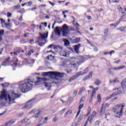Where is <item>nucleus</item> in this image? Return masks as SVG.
<instances>
[{"instance_id":"8","label":"nucleus","mask_w":126,"mask_h":126,"mask_svg":"<svg viewBox=\"0 0 126 126\" xmlns=\"http://www.w3.org/2000/svg\"><path fill=\"white\" fill-rule=\"evenodd\" d=\"M36 100V98H33L31 99L29 101H28L26 105H25V109H30L32 108L33 105H34V102H35V100Z\"/></svg>"},{"instance_id":"5","label":"nucleus","mask_w":126,"mask_h":126,"mask_svg":"<svg viewBox=\"0 0 126 126\" xmlns=\"http://www.w3.org/2000/svg\"><path fill=\"white\" fill-rule=\"evenodd\" d=\"M49 32H48L46 33H44L42 34V33L39 32V35L40 37H38L37 40L36 41V43H37L39 46L40 47H43V45L45 44L46 42V39L48 38V34Z\"/></svg>"},{"instance_id":"61","label":"nucleus","mask_w":126,"mask_h":126,"mask_svg":"<svg viewBox=\"0 0 126 126\" xmlns=\"http://www.w3.org/2000/svg\"><path fill=\"white\" fill-rule=\"evenodd\" d=\"M50 4H51V5H52V6H54V5H55L56 4H55V3H53L51 1H49Z\"/></svg>"},{"instance_id":"16","label":"nucleus","mask_w":126,"mask_h":126,"mask_svg":"<svg viewBox=\"0 0 126 126\" xmlns=\"http://www.w3.org/2000/svg\"><path fill=\"white\" fill-rule=\"evenodd\" d=\"M115 118H121L123 116V107L121 108V111L117 112L116 114H114Z\"/></svg>"},{"instance_id":"59","label":"nucleus","mask_w":126,"mask_h":126,"mask_svg":"<svg viewBox=\"0 0 126 126\" xmlns=\"http://www.w3.org/2000/svg\"><path fill=\"white\" fill-rule=\"evenodd\" d=\"M118 9H119V11H123V8H122L121 6H120V7L118 8Z\"/></svg>"},{"instance_id":"25","label":"nucleus","mask_w":126,"mask_h":126,"mask_svg":"<svg viewBox=\"0 0 126 126\" xmlns=\"http://www.w3.org/2000/svg\"><path fill=\"white\" fill-rule=\"evenodd\" d=\"M61 56L62 57H68V54L66 52H63L61 53Z\"/></svg>"},{"instance_id":"63","label":"nucleus","mask_w":126,"mask_h":126,"mask_svg":"<svg viewBox=\"0 0 126 126\" xmlns=\"http://www.w3.org/2000/svg\"><path fill=\"white\" fill-rule=\"evenodd\" d=\"M23 115H24V112H22V113H20V114H19V116L20 117H22V116H23Z\"/></svg>"},{"instance_id":"37","label":"nucleus","mask_w":126,"mask_h":126,"mask_svg":"<svg viewBox=\"0 0 126 126\" xmlns=\"http://www.w3.org/2000/svg\"><path fill=\"white\" fill-rule=\"evenodd\" d=\"M108 32H109V30L108 29H104V34L106 36L108 35Z\"/></svg>"},{"instance_id":"56","label":"nucleus","mask_w":126,"mask_h":126,"mask_svg":"<svg viewBox=\"0 0 126 126\" xmlns=\"http://www.w3.org/2000/svg\"><path fill=\"white\" fill-rule=\"evenodd\" d=\"M114 82L115 83H118L119 82V80H118V78H116L114 79Z\"/></svg>"},{"instance_id":"39","label":"nucleus","mask_w":126,"mask_h":126,"mask_svg":"<svg viewBox=\"0 0 126 126\" xmlns=\"http://www.w3.org/2000/svg\"><path fill=\"white\" fill-rule=\"evenodd\" d=\"M91 112V107L89 106L88 108V115H90Z\"/></svg>"},{"instance_id":"23","label":"nucleus","mask_w":126,"mask_h":126,"mask_svg":"<svg viewBox=\"0 0 126 126\" xmlns=\"http://www.w3.org/2000/svg\"><path fill=\"white\" fill-rule=\"evenodd\" d=\"M85 91V88L84 87H82L80 89V91L79 92V95H82V93Z\"/></svg>"},{"instance_id":"1","label":"nucleus","mask_w":126,"mask_h":126,"mask_svg":"<svg viewBox=\"0 0 126 126\" xmlns=\"http://www.w3.org/2000/svg\"><path fill=\"white\" fill-rule=\"evenodd\" d=\"M42 75L43 76H47V77H50V78L47 77L38 78V81L35 83V85H40V84L43 83L42 81H43L44 86L46 87L47 90H50L51 87H52V85L51 84L55 83L54 80H59L58 77L63 78V73L55 71H50L42 73Z\"/></svg>"},{"instance_id":"50","label":"nucleus","mask_w":126,"mask_h":126,"mask_svg":"<svg viewBox=\"0 0 126 126\" xmlns=\"http://www.w3.org/2000/svg\"><path fill=\"white\" fill-rule=\"evenodd\" d=\"M96 113L95 111H93V112L92 113V117H94V116H96Z\"/></svg>"},{"instance_id":"44","label":"nucleus","mask_w":126,"mask_h":126,"mask_svg":"<svg viewBox=\"0 0 126 126\" xmlns=\"http://www.w3.org/2000/svg\"><path fill=\"white\" fill-rule=\"evenodd\" d=\"M0 20L1 22V24H3V23H4V22H5V21H4V20H3V19H2V18H0Z\"/></svg>"},{"instance_id":"48","label":"nucleus","mask_w":126,"mask_h":126,"mask_svg":"<svg viewBox=\"0 0 126 126\" xmlns=\"http://www.w3.org/2000/svg\"><path fill=\"white\" fill-rule=\"evenodd\" d=\"M84 99H85V97H82V98L80 100V103H81V102H83V99L84 100Z\"/></svg>"},{"instance_id":"27","label":"nucleus","mask_w":126,"mask_h":126,"mask_svg":"<svg viewBox=\"0 0 126 126\" xmlns=\"http://www.w3.org/2000/svg\"><path fill=\"white\" fill-rule=\"evenodd\" d=\"M28 121H29V119L24 118V119H23L21 121V124H25V123H27V122Z\"/></svg>"},{"instance_id":"14","label":"nucleus","mask_w":126,"mask_h":126,"mask_svg":"<svg viewBox=\"0 0 126 126\" xmlns=\"http://www.w3.org/2000/svg\"><path fill=\"white\" fill-rule=\"evenodd\" d=\"M122 94V93L121 92L113 93L111 95H110L106 97V100H109V99H111V98H112V97H115V96L120 95V94Z\"/></svg>"},{"instance_id":"22","label":"nucleus","mask_w":126,"mask_h":126,"mask_svg":"<svg viewBox=\"0 0 126 126\" xmlns=\"http://www.w3.org/2000/svg\"><path fill=\"white\" fill-rule=\"evenodd\" d=\"M4 25L6 28H7V29H8L9 30H10V28L12 27V24H11V23H5Z\"/></svg>"},{"instance_id":"53","label":"nucleus","mask_w":126,"mask_h":126,"mask_svg":"<svg viewBox=\"0 0 126 126\" xmlns=\"http://www.w3.org/2000/svg\"><path fill=\"white\" fill-rule=\"evenodd\" d=\"M109 83H111V84H114V83H115V81L114 80L112 81V80H110Z\"/></svg>"},{"instance_id":"46","label":"nucleus","mask_w":126,"mask_h":126,"mask_svg":"<svg viewBox=\"0 0 126 126\" xmlns=\"http://www.w3.org/2000/svg\"><path fill=\"white\" fill-rule=\"evenodd\" d=\"M68 102H69V103H71V102H72V98L70 97V98L68 99V101H67V103H68Z\"/></svg>"},{"instance_id":"43","label":"nucleus","mask_w":126,"mask_h":126,"mask_svg":"<svg viewBox=\"0 0 126 126\" xmlns=\"http://www.w3.org/2000/svg\"><path fill=\"white\" fill-rule=\"evenodd\" d=\"M76 95H77V91H74V92H73V96L74 97H75V96H76Z\"/></svg>"},{"instance_id":"10","label":"nucleus","mask_w":126,"mask_h":126,"mask_svg":"<svg viewBox=\"0 0 126 126\" xmlns=\"http://www.w3.org/2000/svg\"><path fill=\"white\" fill-rule=\"evenodd\" d=\"M124 107H125V105H122V104H118L115 107H114L112 109V112H113V113H116V111H118V110H120L123 108V110H124Z\"/></svg>"},{"instance_id":"13","label":"nucleus","mask_w":126,"mask_h":126,"mask_svg":"<svg viewBox=\"0 0 126 126\" xmlns=\"http://www.w3.org/2000/svg\"><path fill=\"white\" fill-rule=\"evenodd\" d=\"M54 32L56 36H58V37H60V36H61V30H60V27H57L56 28H55L54 29Z\"/></svg>"},{"instance_id":"3","label":"nucleus","mask_w":126,"mask_h":126,"mask_svg":"<svg viewBox=\"0 0 126 126\" xmlns=\"http://www.w3.org/2000/svg\"><path fill=\"white\" fill-rule=\"evenodd\" d=\"M33 83L31 79H26L24 81L20 83V90L23 93H26V92H28V91H30L32 89Z\"/></svg>"},{"instance_id":"7","label":"nucleus","mask_w":126,"mask_h":126,"mask_svg":"<svg viewBox=\"0 0 126 126\" xmlns=\"http://www.w3.org/2000/svg\"><path fill=\"white\" fill-rule=\"evenodd\" d=\"M61 31L62 32L63 36L66 37V36H67V35L69 34V30L68 26H67V25L65 24H64L62 27Z\"/></svg>"},{"instance_id":"21","label":"nucleus","mask_w":126,"mask_h":126,"mask_svg":"<svg viewBox=\"0 0 126 126\" xmlns=\"http://www.w3.org/2000/svg\"><path fill=\"white\" fill-rule=\"evenodd\" d=\"M41 113H42V111L41 110L37 111V113H36L35 115L33 116V117L34 118V119H37V118H39Z\"/></svg>"},{"instance_id":"20","label":"nucleus","mask_w":126,"mask_h":126,"mask_svg":"<svg viewBox=\"0 0 126 126\" xmlns=\"http://www.w3.org/2000/svg\"><path fill=\"white\" fill-rule=\"evenodd\" d=\"M63 41L64 42V45L65 47H68L70 44V42H69V40L67 39L66 38L63 39Z\"/></svg>"},{"instance_id":"33","label":"nucleus","mask_w":126,"mask_h":126,"mask_svg":"<svg viewBox=\"0 0 126 126\" xmlns=\"http://www.w3.org/2000/svg\"><path fill=\"white\" fill-rule=\"evenodd\" d=\"M125 16H126V14H124L122 16H121V18L119 20L120 21H124V20H125V18L124 17H125Z\"/></svg>"},{"instance_id":"55","label":"nucleus","mask_w":126,"mask_h":126,"mask_svg":"<svg viewBox=\"0 0 126 126\" xmlns=\"http://www.w3.org/2000/svg\"><path fill=\"white\" fill-rule=\"evenodd\" d=\"M118 96L113 98L112 99V102H114V101H116V100H117V99H118Z\"/></svg>"},{"instance_id":"40","label":"nucleus","mask_w":126,"mask_h":126,"mask_svg":"<svg viewBox=\"0 0 126 126\" xmlns=\"http://www.w3.org/2000/svg\"><path fill=\"white\" fill-rule=\"evenodd\" d=\"M121 21H120V20L117 22V23L115 24L114 26V28H116V27L118 26L119 23H121Z\"/></svg>"},{"instance_id":"9","label":"nucleus","mask_w":126,"mask_h":126,"mask_svg":"<svg viewBox=\"0 0 126 126\" xmlns=\"http://www.w3.org/2000/svg\"><path fill=\"white\" fill-rule=\"evenodd\" d=\"M125 66H120V67H112L109 69V70L107 71L108 73L110 74V75H113L114 73L115 72L114 70H120V69H122V68H124Z\"/></svg>"},{"instance_id":"31","label":"nucleus","mask_w":126,"mask_h":126,"mask_svg":"<svg viewBox=\"0 0 126 126\" xmlns=\"http://www.w3.org/2000/svg\"><path fill=\"white\" fill-rule=\"evenodd\" d=\"M69 113V114H72V112L70 111V110L68 111L64 114V117L66 118L67 117V115H68Z\"/></svg>"},{"instance_id":"11","label":"nucleus","mask_w":126,"mask_h":126,"mask_svg":"<svg viewBox=\"0 0 126 126\" xmlns=\"http://www.w3.org/2000/svg\"><path fill=\"white\" fill-rule=\"evenodd\" d=\"M109 104L108 103H103L102 105L101 109L100 110V116H102L103 115V113L105 112V111H106V107H109Z\"/></svg>"},{"instance_id":"24","label":"nucleus","mask_w":126,"mask_h":126,"mask_svg":"<svg viewBox=\"0 0 126 126\" xmlns=\"http://www.w3.org/2000/svg\"><path fill=\"white\" fill-rule=\"evenodd\" d=\"M101 83V82L99 79H96V81L94 82V84H95V85H97V86L100 85Z\"/></svg>"},{"instance_id":"58","label":"nucleus","mask_w":126,"mask_h":126,"mask_svg":"<svg viewBox=\"0 0 126 126\" xmlns=\"http://www.w3.org/2000/svg\"><path fill=\"white\" fill-rule=\"evenodd\" d=\"M54 50H58V45H54L53 47Z\"/></svg>"},{"instance_id":"62","label":"nucleus","mask_w":126,"mask_h":126,"mask_svg":"<svg viewBox=\"0 0 126 126\" xmlns=\"http://www.w3.org/2000/svg\"><path fill=\"white\" fill-rule=\"evenodd\" d=\"M53 46H54L53 44H51V45H49V46H48V49L52 48H53Z\"/></svg>"},{"instance_id":"52","label":"nucleus","mask_w":126,"mask_h":126,"mask_svg":"<svg viewBox=\"0 0 126 126\" xmlns=\"http://www.w3.org/2000/svg\"><path fill=\"white\" fill-rule=\"evenodd\" d=\"M100 124V121L98 120L95 122V126H97Z\"/></svg>"},{"instance_id":"19","label":"nucleus","mask_w":126,"mask_h":126,"mask_svg":"<svg viewBox=\"0 0 126 126\" xmlns=\"http://www.w3.org/2000/svg\"><path fill=\"white\" fill-rule=\"evenodd\" d=\"M11 62H12L13 65H14V66H17L18 63H19L18 59L15 58H14V60H12Z\"/></svg>"},{"instance_id":"2","label":"nucleus","mask_w":126,"mask_h":126,"mask_svg":"<svg viewBox=\"0 0 126 126\" xmlns=\"http://www.w3.org/2000/svg\"><path fill=\"white\" fill-rule=\"evenodd\" d=\"M20 97V94H16L14 93V92H11V94L10 95L6 94V92L5 90H3L2 92H1V94H0V100L5 99V101H7V99H8L9 104H12V103H15L14 100L15 99H17V98H19Z\"/></svg>"},{"instance_id":"17","label":"nucleus","mask_w":126,"mask_h":126,"mask_svg":"<svg viewBox=\"0 0 126 126\" xmlns=\"http://www.w3.org/2000/svg\"><path fill=\"white\" fill-rule=\"evenodd\" d=\"M72 18L74 19V21H73V25L76 27V30H79V29L78 27H79V24L77 23H75V19L74 17H72Z\"/></svg>"},{"instance_id":"57","label":"nucleus","mask_w":126,"mask_h":126,"mask_svg":"<svg viewBox=\"0 0 126 126\" xmlns=\"http://www.w3.org/2000/svg\"><path fill=\"white\" fill-rule=\"evenodd\" d=\"M35 111L36 109H33L30 112V114H33V113H35Z\"/></svg>"},{"instance_id":"4","label":"nucleus","mask_w":126,"mask_h":126,"mask_svg":"<svg viewBox=\"0 0 126 126\" xmlns=\"http://www.w3.org/2000/svg\"><path fill=\"white\" fill-rule=\"evenodd\" d=\"M92 58H94V57L89 55H86L85 56H79L78 59L75 57H72L71 60L74 63H77L79 64H80L82 63H84L86 60H89V59H92Z\"/></svg>"},{"instance_id":"41","label":"nucleus","mask_w":126,"mask_h":126,"mask_svg":"<svg viewBox=\"0 0 126 126\" xmlns=\"http://www.w3.org/2000/svg\"><path fill=\"white\" fill-rule=\"evenodd\" d=\"M28 6H31L33 4V2L32 1H30L28 2Z\"/></svg>"},{"instance_id":"45","label":"nucleus","mask_w":126,"mask_h":126,"mask_svg":"<svg viewBox=\"0 0 126 126\" xmlns=\"http://www.w3.org/2000/svg\"><path fill=\"white\" fill-rule=\"evenodd\" d=\"M83 108V104H80V106H79V110L81 111V109Z\"/></svg>"},{"instance_id":"29","label":"nucleus","mask_w":126,"mask_h":126,"mask_svg":"<svg viewBox=\"0 0 126 126\" xmlns=\"http://www.w3.org/2000/svg\"><path fill=\"white\" fill-rule=\"evenodd\" d=\"M121 86L123 89H126V83L124 82V81L121 83Z\"/></svg>"},{"instance_id":"38","label":"nucleus","mask_w":126,"mask_h":126,"mask_svg":"<svg viewBox=\"0 0 126 126\" xmlns=\"http://www.w3.org/2000/svg\"><path fill=\"white\" fill-rule=\"evenodd\" d=\"M58 116H55L54 118H53L52 121L56 123L58 121Z\"/></svg>"},{"instance_id":"64","label":"nucleus","mask_w":126,"mask_h":126,"mask_svg":"<svg viewBox=\"0 0 126 126\" xmlns=\"http://www.w3.org/2000/svg\"><path fill=\"white\" fill-rule=\"evenodd\" d=\"M19 21H22L23 20V19L22 18V16H21L20 17L19 19Z\"/></svg>"},{"instance_id":"26","label":"nucleus","mask_w":126,"mask_h":126,"mask_svg":"<svg viewBox=\"0 0 126 126\" xmlns=\"http://www.w3.org/2000/svg\"><path fill=\"white\" fill-rule=\"evenodd\" d=\"M83 119V115H80V117H79V119H78V122L77 123H76V126H79L80 124H79V121H81V120H82Z\"/></svg>"},{"instance_id":"51","label":"nucleus","mask_w":126,"mask_h":126,"mask_svg":"<svg viewBox=\"0 0 126 126\" xmlns=\"http://www.w3.org/2000/svg\"><path fill=\"white\" fill-rule=\"evenodd\" d=\"M7 17H10L11 16V13L8 12L7 14Z\"/></svg>"},{"instance_id":"18","label":"nucleus","mask_w":126,"mask_h":126,"mask_svg":"<svg viewBox=\"0 0 126 126\" xmlns=\"http://www.w3.org/2000/svg\"><path fill=\"white\" fill-rule=\"evenodd\" d=\"M80 42V38L77 37L74 39H72L71 41V43L72 44H77Z\"/></svg>"},{"instance_id":"36","label":"nucleus","mask_w":126,"mask_h":126,"mask_svg":"<svg viewBox=\"0 0 126 126\" xmlns=\"http://www.w3.org/2000/svg\"><path fill=\"white\" fill-rule=\"evenodd\" d=\"M95 94H96V92H95V91H93L91 98H93V97H94V95H95Z\"/></svg>"},{"instance_id":"47","label":"nucleus","mask_w":126,"mask_h":126,"mask_svg":"<svg viewBox=\"0 0 126 126\" xmlns=\"http://www.w3.org/2000/svg\"><path fill=\"white\" fill-rule=\"evenodd\" d=\"M10 54L11 56H12L13 55L14 56H17V53L16 52H11Z\"/></svg>"},{"instance_id":"32","label":"nucleus","mask_w":126,"mask_h":126,"mask_svg":"<svg viewBox=\"0 0 126 126\" xmlns=\"http://www.w3.org/2000/svg\"><path fill=\"white\" fill-rule=\"evenodd\" d=\"M2 65H4V66H6V65H9V64H8V62L7 61H6L5 60L3 62Z\"/></svg>"},{"instance_id":"15","label":"nucleus","mask_w":126,"mask_h":126,"mask_svg":"<svg viewBox=\"0 0 126 126\" xmlns=\"http://www.w3.org/2000/svg\"><path fill=\"white\" fill-rule=\"evenodd\" d=\"M92 75H93V71H91L89 73V75L86 76L83 79V81H86V80H88V79H90V78H92Z\"/></svg>"},{"instance_id":"34","label":"nucleus","mask_w":126,"mask_h":126,"mask_svg":"<svg viewBox=\"0 0 126 126\" xmlns=\"http://www.w3.org/2000/svg\"><path fill=\"white\" fill-rule=\"evenodd\" d=\"M32 54H34V50L31 49L28 53V56H31Z\"/></svg>"},{"instance_id":"49","label":"nucleus","mask_w":126,"mask_h":126,"mask_svg":"<svg viewBox=\"0 0 126 126\" xmlns=\"http://www.w3.org/2000/svg\"><path fill=\"white\" fill-rule=\"evenodd\" d=\"M30 33L29 32H27L26 33H25L24 35V37L25 38H27V35H29Z\"/></svg>"},{"instance_id":"35","label":"nucleus","mask_w":126,"mask_h":126,"mask_svg":"<svg viewBox=\"0 0 126 126\" xmlns=\"http://www.w3.org/2000/svg\"><path fill=\"white\" fill-rule=\"evenodd\" d=\"M21 6L20 5H15L13 7L14 9H19Z\"/></svg>"},{"instance_id":"54","label":"nucleus","mask_w":126,"mask_h":126,"mask_svg":"<svg viewBox=\"0 0 126 126\" xmlns=\"http://www.w3.org/2000/svg\"><path fill=\"white\" fill-rule=\"evenodd\" d=\"M94 52H98V48H97L96 47L94 46Z\"/></svg>"},{"instance_id":"6","label":"nucleus","mask_w":126,"mask_h":126,"mask_svg":"<svg viewBox=\"0 0 126 126\" xmlns=\"http://www.w3.org/2000/svg\"><path fill=\"white\" fill-rule=\"evenodd\" d=\"M88 71H89V68L87 67L85 69L84 72L83 73H81V71L77 72L75 75H73L69 79V82H72L73 80H75V79H76V78H77L78 77L80 76V75H84V74H87Z\"/></svg>"},{"instance_id":"42","label":"nucleus","mask_w":126,"mask_h":126,"mask_svg":"<svg viewBox=\"0 0 126 126\" xmlns=\"http://www.w3.org/2000/svg\"><path fill=\"white\" fill-rule=\"evenodd\" d=\"M3 33H4V30H2L0 31V36H2V35H3Z\"/></svg>"},{"instance_id":"60","label":"nucleus","mask_w":126,"mask_h":126,"mask_svg":"<svg viewBox=\"0 0 126 126\" xmlns=\"http://www.w3.org/2000/svg\"><path fill=\"white\" fill-rule=\"evenodd\" d=\"M57 49L63 50V48L61 46L58 45Z\"/></svg>"},{"instance_id":"30","label":"nucleus","mask_w":126,"mask_h":126,"mask_svg":"<svg viewBox=\"0 0 126 126\" xmlns=\"http://www.w3.org/2000/svg\"><path fill=\"white\" fill-rule=\"evenodd\" d=\"M117 30H120L121 32H126V28L121 27L120 29H117Z\"/></svg>"},{"instance_id":"28","label":"nucleus","mask_w":126,"mask_h":126,"mask_svg":"<svg viewBox=\"0 0 126 126\" xmlns=\"http://www.w3.org/2000/svg\"><path fill=\"white\" fill-rule=\"evenodd\" d=\"M97 98V102H99V103H100V102H101L102 100V98H101V94H98Z\"/></svg>"},{"instance_id":"12","label":"nucleus","mask_w":126,"mask_h":126,"mask_svg":"<svg viewBox=\"0 0 126 126\" xmlns=\"http://www.w3.org/2000/svg\"><path fill=\"white\" fill-rule=\"evenodd\" d=\"M81 47V44H78L75 46H74V50L76 53V54H79V49Z\"/></svg>"}]
</instances>
